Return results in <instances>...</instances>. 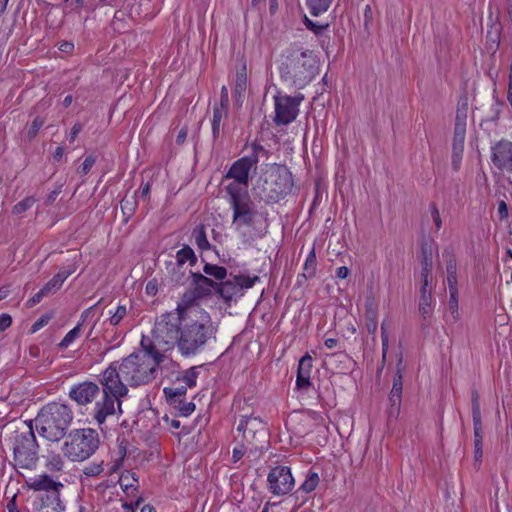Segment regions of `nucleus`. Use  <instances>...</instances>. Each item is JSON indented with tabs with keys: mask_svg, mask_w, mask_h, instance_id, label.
<instances>
[{
	"mask_svg": "<svg viewBox=\"0 0 512 512\" xmlns=\"http://www.w3.org/2000/svg\"><path fill=\"white\" fill-rule=\"evenodd\" d=\"M62 192V185H58L53 191H51L49 193V195L47 196V198L45 199V202L44 204L46 206H50L51 204H53V202L56 200V198L58 197V195Z\"/></svg>",
	"mask_w": 512,
	"mask_h": 512,
	"instance_id": "052dcab7",
	"label": "nucleus"
},
{
	"mask_svg": "<svg viewBox=\"0 0 512 512\" xmlns=\"http://www.w3.org/2000/svg\"><path fill=\"white\" fill-rule=\"evenodd\" d=\"M95 162L96 158L94 156H87L82 165L78 168V173L86 175L87 173H89Z\"/></svg>",
	"mask_w": 512,
	"mask_h": 512,
	"instance_id": "603ef678",
	"label": "nucleus"
},
{
	"mask_svg": "<svg viewBox=\"0 0 512 512\" xmlns=\"http://www.w3.org/2000/svg\"><path fill=\"white\" fill-rule=\"evenodd\" d=\"M99 447V436L96 430L82 428L72 430L62 446L65 457L71 461H84L91 457Z\"/></svg>",
	"mask_w": 512,
	"mask_h": 512,
	"instance_id": "0eeeda50",
	"label": "nucleus"
},
{
	"mask_svg": "<svg viewBox=\"0 0 512 512\" xmlns=\"http://www.w3.org/2000/svg\"><path fill=\"white\" fill-rule=\"evenodd\" d=\"M405 371V366L403 365L402 355H400L398 362L396 364V373L393 379L392 387L402 388L403 389V373Z\"/></svg>",
	"mask_w": 512,
	"mask_h": 512,
	"instance_id": "a19ab883",
	"label": "nucleus"
},
{
	"mask_svg": "<svg viewBox=\"0 0 512 512\" xmlns=\"http://www.w3.org/2000/svg\"><path fill=\"white\" fill-rule=\"evenodd\" d=\"M234 279H236L238 286L240 288L241 293L244 294V290L252 288L256 282L260 281L259 276H249V275H234Z\"/></svg>",
	"mask_w": 512,
	"mask_h": 512,
	"instance_id": "473e14b6",
	"label": "nucleus"
},
{
	"mask_svg": "<svg viewBox=\"0 0 512 512\" xmlns=\"http://www.w3.org/2000/svg\"><path fill=\"white\" fill-rule=\"evenodd\" d=\"M491 161L498 169L512 173V142L502 139L492 146Z\"/></svg>",
	"mask_w": 512,
	"mask_h": 512,
	"instance_id": "ddd939ff",
	"label": "nucleus"
},
{
	"mask_svg": "<svg viewBox=\"0 0 512 512\" xmlns=\"http://www.w3.org/2000/svg\"><path fill=\"white\" fill-rule=\"evenodd\" d=\"M267 481L270 492L277 496L289 493L295 484L291 470L287 466H276L272 468L268 474Z\"/></svg>",
	"mask_w": 512,
	"mask_h": 512,
	"instance_id": "f8f14e48",
	"label": "nucleus"
},
{
	"mask_svg": "<svg viewBox=\"0 0 512 512\" xmlns=\"http://www.w3.org/2000/svg\"><path fill=\"white\" fill-rule=\"evenodd\" d=\"M46 466L50 471H61L63 469L64 462L59 454H51L48 457Z\"/></svg>",
	"mask_w": 512,
	"mask_h": 512,
	"instance_id": "49530a36",
	"label": "nucleus"
},
{
	"mask_svg": "<svg viewBox=\"0 0 512 512\" xmlns=\"http://www.w3.org/2000/svg\"><path fill=\"white\" fill-rule=\"evenodd\" d=\"M72 421L73 412L68 405L51 402L38 412L35 425L41 437L48 441L58 442L66 436Z\"/></svg>",
	"mask_w": 512,
	"mask_h": 512,
	"instance_id": "20e7f679",
	"label": "nucleus"
},
{
	"mask_svg": "<svg viewBox=\"0 0 512 512\" xmlns=\"http://www.w3.org/2000/svg\"><path fill=\"white\" fill-rule=\"evenodd\" d=\"M247 452L249 453V455H252L251 449L245 445V442L243 440H241V443L239 444V446H237L233 449V452H232L233 461L234 462L239 461L244 456V454Z\"/></svg>",
	"mask_w": 512,
	"mask_h": 512,
	"instance_id": "8fccbe9b",
	"label": "nucleus"
},
{
	"mask_svg": "<svg viewBox=\"0 0 512 512\" xmlns=\"http://www.w3.org/2000/svg\"><path fill=\"white\" fill-rule=\"evenodd\" d=\"M82 323H78L72 330H70L62 341L59 343L60 349H66L70 344L80 335Z\"/></svg>",
	"mask_w": 512,
	"mask_h": 512,
	"instance_id": "4c0bfd02",
	"label": "nucleus"
},
{
	"mask_svg": "<svg viewBox=\"0 0 512 512\" xmlns=\"http://www.w3.org/2000/svg\"><path fill=\"white\" fill-rule=\"evenodd\" d=\"M432 290L433 278H421L418 310L424 321L429 320L433 314Z\"/></svg>",
	"mask_w": 512,
	"mask_h": 512,
	"instance_id": "dca6fc26",
	"label": "nucleus"
},
{
	"mask_svg": "<svg viewBox=\"0 0 512 512\" xmlns=\"http://www.w3.org/2000/svg\"><path fill=\"white\" fill-rule=\"evenodd\" d=\"M152 335L153 339L148 336L142 337L140 345L143 352L141 354H146L150 359L156 360L157 363L160 364L164 360L162 351H168L171 349V346H168L165 343H159L156 338L155 327L152 330Z\"/></svg>",
	"mask_w": 512,
	"mask_h": 512,
	"instance_id": "f3484780",
	"label": "nucleus"
},
{
	"mask_svg": "<svg viewBox=\"0 0 512 512\" xmlns=\"http://www.w3.org/2000/svg\"><path fill=\"white\" fill-rule=\"evenodd\" d=\"M243 185L242 183H238L237 181L230 183L226 187V191L228 195L230 196L229 203L238 202L244 199V197H249L246 191V187H241Z\"/></svg>",
	"mask_w": 512,
	"mask_h": 512,
	"instance_id": "b1692460",
	"label": "nucleus"
},
{
	"mask_svg": "<svg viewBox=\"0 0 512 512\" xmlns=\"http://www.w3.org/2000/svg\"><path fill=\"white\" fill-rule=\"evenodd\" d=\"M378 322L376 313L374 311H368L366 313V329L368 333L375 334L377 331Z\"/></svg>",
	"mask_w": 512,
	"mask_h": 512,
	"instance_id": "09e8293b",
	"label": "nucleus"
},
{
	"mask_svg": "<svg viewBox=\"0 0 512 512\" xmlns=\"http://www.w3.org/2000/svg\"><path fill=\"white\" fill-rule=\"evenodd\" d=\"M472 416H481L479 394L477 390L471 392Z\"/></svg>",
	"mask_w": 512,
	"mask_h": 512,
	"instance_id": "864d4df0",
	"label": "nucleus"
},
{
	"mask_svg": "<svg viewBox=\"0 0 512 512\" xmlns=\"http://www.w3.org/2000/svg\"><path fill=\"white\" fill-rule=\"evenodd\" d=\"M430 211H431L432 220L436 226V230H439L442 226V220H441L439 210L435 203L430 204Z\"/></svg>",
	"mask_w": 512,
	"mask_h": 512,
	"instance_id": "6e6d98bb",
	"label": "nucleus"
},
{
	"mask_svg": "<svg viewBox=\"0 0 512 512\" xmlns=\"http://www.w3.org/2000/svg\"><path fill=\"white\" fill-rule=\"evenodd\" d=\"M194 285V294L196 297L202 298L212 294H217L219 282L199 273L190 272Z\"/></svg>",
	"mask_w": 512,
	"mask_h": 512,
	"instance_id": "a211bd4d",
	"label": "nucleus"
},
{
	"mask_svg": "<svg viewBox=\"0 0 512 512\" xmlns=\"http://www.w3.org/2000/svg\"><path fill=\"white\" fill-rule=\"evenodd\" d=\"M304 24L306 28L312 31L315 35H321L324 30L329 27V23H318L309 19L307 16L304 17Z\"/></svg>",
	"mask_w": 512,
	"mask_h": 512,
	"instance_id": "37998d69",
	"label": "nucleus"
},
{
	"mask_svg": "<svg viewBox=\"0 0 512 512\" xmlns=\"http://www.w3.org/2000/svg\"><path fill=\"white\" fill-rule=\"evenodd\" d=\"M329 361H339L341 363H350L351 358L345 352H336L327 354L326 356Z\"/></svg>",
	"mask_w": 512,
	"mask_h": 512,
	"instance_id": "5fc2aeb1",
	"label": "nucleus"
},
{
	"mask_svg": "<svg viewBox=\"0 0 512 512\" xmlns=\"http://www.w3.org/2000/svg\"><path fill=\"white\" fill-rule=\"evenodd\" d=\"M198 374L197 368L191 367L183 373L181 380L185 383L186 387H194L196 385Z\"/></svg>",
	"mask_w": 512,
	"mask_h": 512,
	"instance_id": "c03bdc74",
	"label": "nucleus"
},
{
	"mask_svg": "<svg viewBox=\"0 0 512 512\" xmlns=\"http://www.w3.org/2000/svg\"><path fill=\"white\" fill-rule=\"evenodd\" d=\"M29 488L34 491H45L46 496L42 498V502H50V504L60 507V489L64 487L61 482L54 481L47 474L36 476L28 482Z\"/></svg>",
	"mask_w": 512,
	"mask_h": 512,
	"instance_id": "9b49d317",
	"label": "nucleus"
},
{
	"mask_svg": "<svg viewBox=\"0 0 512 512\" xmlns=\"http://www.w3.org/2000/svg\"><path fill=\"white\" fill-rule=\"evenodd\" d=\"M187 391L186 386H181L177 388L165 387L163 392L168 401H176L179 399H183Z\"/></svg>",
	"mask_w": 512,
	"mask_h": 512,
	"instance_id": "e433bc0d",
	"label": "nucleus"
},
{
	"mask_svg": "<svg viewBox=\"0 0 512 512\" xmlns=\"http://www.w3.org/2000/svg\"><path fill=\"white\" fill-rule=\"evenodd\" d=\"M217 294L227 305H230L233 300L243 296L236 279H234L233 273L229 274L228 279L219 282Z\"/></svg>",
	"mask_w": 512,
	"mask_h": 512,
	"instance_id": "6ab92c4d",
	"label": "nucleus"
},
{
	"mask_svg": "<svg viewBox=\"0 0 512 512\" xmlns=\"http://www.w3.org/2000/svg\"><path fill=\"white\" fill-rule=\"evenodd\" d=\"M176 261L180 266L185 264L187 261L191 266H193L197 262V257L190 246L184 245L180 250L177 251Z\"/></svg>",
	"mask_w": 512,
	"mask_h": 512,
	"instance_id": "a878e982",
	"label": "nucleus"
},
{
	"mask_svg": "<svg viewBox=\"0 0 512 512\" xmlns=\"http://www.w3.org/2000/svg\"><path fill=\"white\" fill-rule=\"evenodd\" d=\"M12 324V318L9 314L0 315V332L6 330Z\"/></svg>",
	"mask_w": 512,
	"mask_h": 512,
	"instance_id": "69168bd1",
	"label": "nucleus"
},
{
	"mask_svg": "<svg viewBox=\"0 0 512 512\" xmlns=\"http://www.w3.org/2000/svg\"><path fill=\"white\" fill-rule=\"evenodd\" d=\"M245 70H246V68L244 67L242 69V71L238 72L237 75H236V82H235L234 93L238 97H240L241 94L246 89L247 76H246V71Z\"/></svg>",
	"mask_w": 512,
	"mask_h": 512,
	"instance_id": "ea45409f",
	"label": "nucleus"
},
{
	"mask_svg": "<svg viewBox=\"0 0 512 512\" xmlns=\"http://www.w3.org/2000/svg\"><path fill=\"white\" fill-rule=\"evenodd\" d=\"M122 377L130 386H141L152 382L157 375L159 363L146 354L132 353L118 362Z\"/></svg>",
	"mask_w": 512,
	"mask_h": 512,
	"instance_id": "423d86ee",
	"label": "nucleus"
},
{
	"mask_svg": "<svg viewBox=\"0 0 512 512\" xmlns=\"http://www.w3.org/2000/svg\"><path fill=\"white\" fill-rule=\"evenodd\" d=\"M128 310L126 305H119L114 313L109 318V323L112 326H117L127 316Z\"/></svg>",
	"mask_w": 512,
	"mask_h": 512,
	"instance_id": "79ce46f5",
	"label": "nucleus"
},
{
	"mask_svg": "<svg viewBox=\"0 0 512 512\" xmlns=\"http://www.w3.org/2000/svg\"><path fill=\"white\" fill-rule=\"evenodd\" d=\"M237 431L242 433L245 445L251 449V454L258 457L269 446V429L260 417L241 416Z\"/></svg>",
	"mask_w": 512,
	"mask_h": 512,
	"instance_id": "6e6552de",
	"label": "nucleus"
},
{
	"mask_svg": "<svg viewBox=\"0 0 512 512\" xmlns=\"http://www.w3.org/2000/svg\"><path fill=\"white\" fill-rule=\"evenodd\" d=\"M228 114L226 112H220L213 110V117L211 121L212 137L215 142L220 136L221 123L223 119H226Z\"/></svg>",
	"mask_w": 512,
	"mask_h": 512,
	"instance_id": "2f4dec72",
	"label": "nucleus"
},
{
	"mask_svg": "<svg viewBox=\"0 0 512 512\" xmlns=\"http://www.w3.org/2000/svg\"><path fill=\"white\" fill-rule=\"evenodd\" d=\"M474 427V444H483V428L481 416H472Z\"/></svg>",
	"mask_w": 512,
	"mask_h": 512,
	"instance_id": "a18cd8bd",
	"label": "nucleus"
},
{
	"mask_svg": "<svg viewBox=\"0 0 512 512\" xmlns=\"http://www.w3.org/2000/svg\"><path fill=\"white\" fill-rule=\"evenodd\" d=\"M402 388L392 387L389 394V409L388 412L391 416L398 415L402 402Z\"/></svg>",
	"mask_w": 512,
	"mask_h": 512,
	"instance_id": "393cba45",
	"label": "nucleus"
},
{
	"mask_svg": "<svg viewBox=\"0 0 512 512\" xmlns=\"http://www.w3.org/2000/svg\"><path fill=\"white\" fill-rule=\"evenodd\" d=\"M463 151L453 150L452 153V167L455 171H458L461 164Z\"/></svg>",
	"mask_w": 512,
	"mask_h": 512,
	"instance_id": "680f3d73",
	"label": "nucleus"
},
{
	"mask_svg": "<svg viewBox=\"0 0 512 512\" xmlns=\"http://www.w3.org/2000/svg\"><path fill=\"white\" fill-rule=\"evenodd\" d=\"M233 210V223L236 225H251L256 216V210L250 197L230 204Z\"/></svg>",
	"mask_w": 512,
	"mask_h": 512,
	"instance_id": "2eb2a0df",
	"label": "nucleus"
},
{
	"mask_svg": "<svg viewBox=\"0 0 512 512\" xmlns=\"http://www.w3.org/2000/svg\"><path fill=\"white\" fill-rule=\"evenodd\" d=\"M312 357L306 353L300 360L297 369L296 387L299 390H307L311 385Z\"/></svg>",
	"mask_w": 512,
	"mask_h": 512,
	"instance_id": "aec40b11",
	"label": "nucleus"
},
{
	"mask_svg": "<svg viewBox=\"0 0 512 512\" xmlns=\"http://www.w3.org/2000/svg\"><path fill=\"white\" fill-rule=\"evenodd\" d=\"M293 185L290 170L284 165L273 164L260 175L254 190L262 201L272 204L285 198Z\"/></svg>",
	"mask_w": 512,
	"mask_h": 512,
	"instance_id": "39448f33",
	"label": "nucleus"
},
{
	"mask_svg": "<svg viewBox=\"0 0 512 512\" xmlns=\"http://www.w3.org/2000/svg\"><path fill=\"white\" fill-rule=\"evenodd\" d=\"M64 509L65 507L62 502H60L59 510L58 507H56V505L50 504V502H42L40 512H63Z\"/></svg>",
	"mask_w": 512,
	"mask_h": 512,
	"instance_id": "13d9d810",
	"label": "nucleus"
},
{
	"mask_svg": "<svg viewBox=\"0 0 512 512\" xmlns=\"http://www.w3.org/2000/svg\"><path fill=\"white\" fill-rule=\"evenodd\" d=\"M216 329L207 311L199 306L178 307L155 320L159 343L177 346L183 356L195 355L214 338Z\"/></svg>",
	"mask_w": 512,
	"mask_h": 512,
	"instance_id": "f257e3e1",
	"label": "nucleus"
},
{
	"mask_svg": "<svg viewBox=\"0 0 512 512\" xmlns=\"http://www.w3.org/2000/svg\"><path fill=\"white\" fill-rule=\"evenodd\" d=\"M334 0H306V5L313 16L326 12Z\"/></svg>",
	"mask_w": 512,
	"mask_h": 512,
	"instance_id": "bb28decb",
	"label": "nucleus"
},
{
	"mask_svg": "<svg viewBox=\"0 0 512 512\" xmlns=\"http://www.w3.org/2000/svg\"><path fill=\"white\" fill-rule=\"evenodd\" d=\"M250 170L251 168L240 158L232 164L226 178H232L247 187Z\"/></svg>",
	"mask_w": 512,
	"mask_h": 512,
	"instance_id": "4be33fe9",
	"label": "nucleus"
},
{
	"mask_svg": "<svg viewBox=\"0 0 512 512\" xmlns=\"http://www.w3.org/2000/svg\"><path fill=\"white\" fill-rule=\"evenodd\" d=\"M103 462L101 463H90L83 469V474L88 477L98 476L103 472Z\"/></svg>",
	"mask_w": 512,
	"mask_h": 512,
	"instance_id": "de8ad7c7",
	"label": "nucleus"
},
{
	"mask_svg": "<svg viewBox=\"0 0 512 512\" xmlns=\"http://www.w3.org/2000/svg\"><path fill=\"white\" fill-rule=\"evenodd\" d=\"M304 99L303 95L291 97L288 95H276L275 100V118L276 125H288L293 122L299 113V105Z\"/></svg>",
	"mask_w": 512,
	"mask_h": 512,
	"instance_id": "9d476101",
	"label": "nucleus"
},
{
	"mask_svg": "<svg viewBox=\"0 0 512 512\" xmlns=\"http://www.w3.org/2000/svg\"><path fill=\"white\" fill-rule=\"evenodd\" d=\"M37 441L33 429L28 430L15 437L13 447L14 459L22 468H32L37 461Z\"/></svg>",
	"mask_w": 512,
	"mask_h": 512,
	"instance_id": "1a4fd4ad",
	"label": "nucleus"
},
{
	"mask_svg": "<svg viewBox=\"0 0 512 512\" xmlns=\"http://www.w3.org/2000/svg\"><path fill=\"white\" fill-rule=\"evenodd\" d=\"M498 215L501 220L508 218V207L505 201L501 200L498 204Z\"/></svg>",
	"mask_w": 512,
	"mask_h": 512,
	"instance_id": "774afa93",
	"label": "nucleus"
},
{
	"mask_svg": "<svg viewBox=\"0 0 512 512\" xmlns=\"http://www.w3.org/2000/svg\"><path fill=\"white\" fill-rule=\"evenodd\" d=\"M59 280L57 278H52L51 280H49L44 286L43 288L49 293H55L57 290L60 289V285H59Z\"/></svg>",
	"mask_w": 512,
	"mask_h": 512,
	"instance_id": "bf43d9fd",
	"label": "nucleus"
},
{
	"mask_svg": "<svg viewBox=\"0 0 512 512\" xmlns=\"http://www.w3.org/2000/svg\"><path fill=\"white\" fill-rule=\"evenodd\" d=\"M36 198L33 196H29L18 202L14 205L12 209V213L15 215H19L30 209L36 202Z\"/></svg>",
	"mask_w": 512,
	"mask_h": 512,
	"instance_id": "58836bf2",
	"label": "nucleus"
},
{
	"mask_svg": "<svg viewBox=\"0 0 512 512\" xmlns=\"http://www.w3.org/2000/svg\"><path fill=\"white\" fill-rule=\"evenodd\" d=\"M243 161H245V163L250 167L252 168L253 166H255L259 160H260V156L259 155H256V153H254L253 151H251V154L248 155V156H244L241 158Z\"/></svg>",
	"mask_w": 512,
	"mask_h": 512,
	"instance_id": "e2e57ef3",
	"label": "nucleus"
},
{
	"mask_svg": "<svg viewBox=\"0 0 512 512\" xmlns=\"http://www.w3.org/2000/svg\"><path fill=\"white\" fill-rule=\"evenodd\" d=\"M98 396L101 397L99 386L90 381L73 386L69 392V397L79 405H86L93 400H98Z\"/></svg>",
	"mask_w": 512,
	"mask_h": 512,
	"instance_id": "4468645a",
	"label": "nucleus"
},
{
	"mask_svg": "<svg viewBox=\"0 0 512 512\" xmlns=\"http://www.w3.org/2000/svg\"><path fill=\"white\" fill-rule=\"evenodd\" d=\"M320 482V477L317 472L309 471L306 475L305 481L299 487V491L304 493H311L316 489Z\"/></svg>",
	"mask_w": 512,
	"mask_h": 512,
	"instance_id": "c756f323",
	"label": "nucleus"
},
{
	"mask_svg": "<svg viewBox=\"0 0 512 512\" xmlns=\"http://www.w3.org/2000/svg\"><path fill=\"white\" fill-rule=\"evenodd\" d=\"M466 135V114L460 113V109L457 110L455 127H454V137H453V150H464V141Z\"/></svg>",
	"mask_w": 512,
	"mask_h": 512,
	"instance_id": "412c9836",
	"label": "nucleus"
},
{
	"mask_svg": "<svg viewBox=\"0 0 512 512\" xmlns=\"http://www.w3.org/2000/svg\"><path fill=\"white\" fill-rule=\"evenodd\" d=\"M118 361L112 362L101 374V397L95 401L93 418L102 425L109 416L122 414V398L128 394V384L118 369Z\"/></svg>",
	"mask_w": 512,
	"mask_h": 512,
	"instance_id": "f03ea898",
	"label": "nucleus"
},
{
	"mask_svg": "<svg viewBox=\"0 0 512 512\" xmlns=\"http://www.w3.org/2000/svg\"><path fill=\"white\" fill-rule=\"evenodd\" d=\"M169 402L176 410L179 411L181 416H189L195 410V404L193 402H186L184 399Z\"/></svg>",
	"mask_w": 512,
	"mask_h": 512,
	"instance_id": "c9c22d12",
	"label": "nucleus"
},
{
	"mask_svg": "<svg viewBox=\"0 0 512 512\" xmlns=\"http://www.w3.org/2000/svg\"><path fill=\"white\" fill-rule=\"evenodd\" d=\"M137 482V474L130 470L124 471L119 478V484L125 491H127L129 488L134 487V484Z\"/></svg>",
	"mask_w": 512,
	"mask_h": 512,
	"instance_id": "f704fd0d",
	"label": "nucleus"
},
{
	"mask_svg": "<svg viewBox=\"0 0 512 512\" xmlns=\"http://www.w3.org/2000/svg\"><path fill=\"white\" fill-rule=\"evenodd\" d=\"M433 246L431 243H423L421 246V276L420 278L432 279Z\"/></svg>",
	"mask_w": 512,
	"mask_h": 512,
	"instance_id": "5701e85b",
	"label": "nucleus"
},
{
	"mask_svg": "<svg viewBox=\"0 0 512 512\" xmlns=\"http://www.w3.org/2000/svg\"><path fill=\"white\" fill-rule=\"evenodd\" d=\"M318 70V60L313 51L297 46L285 50L279 66L281 79L297 89L309 84Z\"/></svg>",
	"mask_w": 512,
	"mask_h": 512,
	"instance_id": "7ed1b4c3",
	"label": "nucleus"
},
{
	"mask_svg": "<svg viewBox=\"0 0 512 512\" xmlns=\"http://www.w3.org/2000/svg\"><path fill=\"white\" fill-rule=\"evenodd\" d=\"M44 125V120L41 117H36L27 131V137L32 140L37 135L40 128Z\"/></svg>",
	"mask_w": 512,
	"mask_h": 512,
	"instance_id": "3c124183",
	"label": "nucleus"
},
{
	"mask_svg": "<svg viewBox=\"0 0 512 512\" xmlns=\"http://www.w3.org/2000/svg\"><path fill=\"white\" fill-rule=\"evenodd\" d=\"M203 272L205 275L213 277L215 280L219 281H224L227 276V269L225 267L211 263H205Z\"/></svg>",
	"mask_w": 512,
	"mask_h": 512,
	"instance_id": "c85d7f7f",
	"label": "nucleus"
},
{
	"mask_svg": "<svg viewBox=\"0 0 512 512\" xmlns=\"http://www.w3.org/2000/svg\"><path fill=\"white\" fill-rule=\"evenodd\" d=\"M121 211H122V214L124 216V221L125 222H128V220L134 215L135 213V210H136V206H137V201L135 199V197H124L122 200H121Z\"/></svg>",
	"mask_w": 512,
	"mask_h": 512,
	"instance_id": "7c9ffc66",
	"label": "nucleus"
},
{
	"mask_svg": "<svg viewBox=\"0 0 512 512\" xmlns=\"http://www.w3.org/2000/svg\"><path fill=\"white\" fill-rule=\"evenodd\" d=\"M192 235L195 239V243L200 250H208L211 245L207 239L206 230L204 225L196 226L193 229Z\"/></svg>",
	"mask_w": 512,
	"mask_h": 512,
	"instance_id": "cd10ccee",
	"label": "nucleus"
},
{
	"mask_svg": "<svg viewBox=\"0 0 512 512\" xmlns=\"http://www.w3.org/2000/svg\"><path fill=\"white\" fill-rule=\"evenodd\" d=\"M449 308L452 313H455V312L457 313V310H458L457 290H452L450 292Z\"/></svg>",
	"mask_w": 512,
	"mask_h": 512,
	"instance_id": "338daca9",
	"label": "nucleus"
},
{
	"mask_svg": "<svg viewBox=\"0 0 512 512\" xmlns=\"http://www.w3.org/2000/svg\"><path fill=\"white\" fill-rule=\"evenodd\" d=\"M229 108V98L220 97L219 103L215 104L213 110H218L220 112H226L228 114Z\"/></svg>",
	"mask_w": 512,
	"mask_h": 512,
	"instance_id": "0e129e2a",
	"label": "nucleus"
},
{
	"mask_svg": "<svg viewBox=\"0 0 512 512\" xmlns=\"http://www.w3.org/2000/svg\"><path fill=\"white\" fill-rule=\"evenodd\" d=\"M51 318H52L51 315H48V314L42 315L32 325V332H36V331L40 330L41 328H43L45 325H47L49 323Z\"/></svg>",
	"mask_w": 512,
	"mask_h": 512,
	"instance_id": "4d7b16f0",
	"label": "nucleus"
},
{
	"mask_svg": "<svg viewBox=\"0 0 512 512\" xmlns=\"http://www.w3.org/2000/svg\"><path fill=\"white\" fill-rule=\"evenodd\" d=\"M316 265H317L316 253H315V248L313 247L311 249V251L309 252V254L306 258V261L304 263L305 273L303 274V276L308 277V278L313 277L316 272Z\"/></svg>",
	"mask_w": 512,
	"mask_h": 512,
	"instance_id": "72a5a7b5",
	"label": "nucleus"
}]
</instances>
